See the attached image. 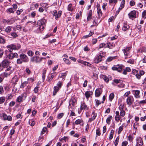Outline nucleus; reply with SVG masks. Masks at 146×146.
Returning <instances> with one entry per match:
<instances>
[{
  "instance_id": "6e6552de",
  "label": "nucleus",
  "mask_w": 146,
  "mask_h": 146,
  "mask_svg": "<svg viewBox=\"0 0 146 146\" xmlns=\"http://www.w3.org/2000/svg\"><path fill=\"white\" fill-rule=\"evenodd\" d=\"M20 58L23 62H27L29 61V59L27 56L25 54L22 53L19 55Z\"/></svg>"
},
{
  "instance_id": "a211bd4d",
  "label": "nucleus",
  "mask_w": 146,
  "mask_h": 146,
  "mask_svg": "<svg viewBox=\"0 0 146 146\" xmlns=\"http://www.w3.org/2000/svg\"><path fill=\"white\" fill-rule=\"evenodd\" d=\"M46 22V20L44 19H43L38 20L37 22V24L38 26L43 25Z\"/></svg>"
},
{
  "instance_id": "58836bf2",
  "label": "nucleus",
  "mask_w": 146,
  "mask_h": 146,
  "mask_svg": "<svg viewBox=\"0 0 146 146\" xmlns=\"http://www.w3.org/2000/svg\"><path fill=\"white\" fill-rule=\"evenodd\" d=\"M93 34V32L90 31V33L89 35L84 36L83 37V38H87L90 36H91Z\"/></svg>"
},
{
  "instance_id": "338daca9",
  "label": "nucleus",
  "mask_w": 146,
  "mask_h": 146,
  "mask_svg": "<svg viewBox=\"0 0 146 146\" xmlns=\"http://www.w3.org/2000/svg\"><path fill=\"white\" fill-rule=\"evenodd\" d=\"M96 135L98 136H100L101 134V133H100V129L99 128L97 129L96 130Z\"/></svg>"
},
{
  "instance_id": "4468645a",
  "label": "nucleus",
  "mask_w": 146,
  "mask_h": 146,
  "mask_svg": "<svg viewBox=\"0 0 146 146\" xmlns=\"http://www.w3.org/2000/svg\"><path fill=\"white\" fill-rule=\"evenodd\" d=\"M19 78L17 75L15 76L12 78L11 82L15 85L17 84V82L18 81Z\"/></svg>"
},
{
  "instance_id": "b1692460",
  "label": "nucleus",
  "mask_w": 146,
  "mask_h": 146,
  "mask_svg": "<svg viewBox=\"0 0 146 146\" xmlns=\"http://www.w3.org/2000/svg\"><path fill=\"white\" fill-rule=\"evenodd\" d=\"M97 13L99 18H100L102 15V10L99 7H98L97 8Z\"/></svg>"
},
{
  "instance_id": "864d4df0",
  "label": "nucleus",
  "mask_w": 146,
  "mask_h": 146,
  "mask_svg": "<svg viewBox=\"0 0 146 146\" xmlns=\"http://www.w3.org/2000/svg\"><path fill=\"white\" fill-rule=\"evenodd\" d=\"M6 11L7 12H9V13H13L14 12V11L13 10V8H11L7 9L6 10Z\"/></svg>"
},
{
  "instance_id": "473e14b6",
  "label": "nucleus",
  "mask_w": 146,
  "mask_h": 146,
  "mask_svg": "<svg viewBox=\"0 0 146 146\" xmlns=\"http://www.w3.org/2000/svg\"><path fill=\"white\" fill-rule=\"evenodd\" d=\"M83 122V120L82 119H78L76 120L75 122V124L76 125L80 124Z\"/></svg>"
},
{
  "instance_id": "aec40b11",
  "label": "nucleus",
  "mask_w": 146,
  "mask_h": 146,
  "mask_svg": "<svg viewBox=\"0 0 146 146\" xmlns=\"http://www.w3.org/2000/svg\"><path fill=\"white\" fill-rule=\"evenodd\" d=\"M125 3V0H122L121 2L120 7L118 9V13L124 7V5Z\"/></svg>"
},
{
  "instance_id": "cd10ccee",
  "label": "nucleus",
  "mask_w": 146,
  "mask_h": 146,
  "mask_svg": "<svg viewBox=\"0 0 146 146\" xmlns=\"http://www.w3.org/2000/svg\"><path fill=\"white\" fill-rule=\"evenodd\" d=\"M129 26L128 25L124 24L123 28L122 30L123 31H125L129 28Z\"/></svg>"
},
{
  "instance_id": "1a4fd4ad",
  "label": "nucleus",
  "mask_w": 146,
  "mask_h": 146,
  "mask_svg": "<svg viewBox=\"0 0 146 146\" xmlns=\"http://www.w3.org/2000/svg\"><path fill=\"white\" fill-rule=\"evenodd\" d=\"M134 101V99L132 96L128 97L126 100L127 104L129 106L131 105Z\"/></svg>"
},
{
  "instance_id": "2f4dec72",
  "label": "nucleus",
  "mask_w": 146,
  "mask_h": 146,
  "mask_svg": "<svg viewBox=\"0 0 146 146\" xmlns=\"http://www.w3.org/2000/svg\"><path fill=\"white\" fill-rule=\"evenodd\" d=\"M4 89L7 92L9 91L10 89V86L9 84H6L4 86Z\"/></svg>"
},
{
  "instance_id": "dca6fc26",
  "label": "nucleus",
  "mask_w": 146,
  "mask_h": 146,
  "mask_svg": "<svg viewBox=\"0 0 146 146\" xmlns=\"http://www.w3.org/2000/svg\"><path fill=\"white\" fill-rule=\"evenodd\" d=\"M2 115L5 120L11 121L12 120V117L10 115L7 116L6 114L3 113Z\"/></svg>"
},
{
  "instance_id": "680f3d73",
  "label": "nucleus",
  "mask_w": 146,
  "mask_h": 146,
  "mask_svg": "<svg viewBox=\"0 0 146 146\" xmlns=\"http://www.w3.org/2000/svg\"><path fill=\"white\" fill-rule=\"evenodd\" d=\"M121 111L120 112V115L121 117H123L124 116L125 114V112L124 111L121 110Z\"/></svg>"
},
{
  "instance_id": "c756f323",
  "label": "nucleus",
  "mask_w": 146,
  "mask_h": 146,
  "mask_svg": "<svg viewBox=\"0 0 146 146\" xmlns=\"http://www.w3.org/2000/svg\"><path fill=\"white\" fill-rule=\"evenodd\" d=\"M7 48H8L9 51L10 52H12L13 49V44H11L10 45H8L7 46Z\"/></svg>"
},
{
  "instance_id": "6e6d98bb",
  "label": "nucleus",
  "mask_w": 146,
  "mask_h": 146,
  "mask_svg": "<svg viewBox=\"0 0 146 146\" xmlns=\"http://www.w3.org/2000/svg\"><path fill=\"white\" fill-rule=\"evenodd\" d=\"M127 62L128 63L133 64L134 63V60L133 59H130L128 60H127Z\"/></svg>"
},
{
  "instance_id": "bf43d9fd",
  "label": "nucleus",
  "mask_w": 146,
  "mask_h": 146,
  "mask_svg": "<svg viewBox=\"0 0 146 146\" xmlns=\"http://www.w3.org/2000/svg\"><path fill=\"white\" fill-rule=\"evenodd\" d=\"M119 84L117 85L118 86L119 88H123L125 86V85L123 84L121 82L119 83Z\"/></svg>"
},
{
  "instance_id": "5701e85b",
  "label": "nucleus",
  "mask_w": 146,
  "mask_h": 146,
  "mask_svg": "<svg viewBox=\"0 0 146 146\" xmlns=\"http://www.w3.org/2000/svg\"><path fill=\"white\" fill-rule=\"evenodd\" d=\"M59 88L57 86H55L54 87V91L53 92V95L54 96L56 94L57 92L58 91Z\"/></svg>"
},
{
  "instance_id": "6ab92c4d",
  "label": "nucleus",
  "mask_w": 146,
  "mask_h": 146,
  "mask_svg": "<svg viewBox=\"0 0 146 146\" xmlns=\"http://www.w3.org/2000/svg\"><path fill=\"white\" fill-rule=\"evenodd\" d=\"M93 94V92L91 91H86L85 93V95L86 98L87 99H88L89 98L90 96L91 95H92Z\"/></svg>"
},
{
  "instance_id": "c85d7f7f",
  "label": "nucleus",
  "mask_w": 146,
  "mask_h": 146,
  "mask_svg": "<svg viewBox=\"0 0 146 146\" xmlns=\"http://www.w3.org/2000/svg\"><path fill=\"white\" fill-rule=\"evenodd\" d=\"M12 72L11 71H10L9 72H4L2 74L4 77H7L8 76L10 75V74H11Z\"/></svg>"
},
{
  "instance_id": "39448f33",
  "label": "nucleus",
  "mask_w": 146,
  "mask_h": 146,
  "mask_svg": "<svg viewBox=\"0 0 146 146\" xmlns=\"http://www.w3.org/2000/svg\"><path fill=\"white\" fill-rule=\"evenodd\" d=\"M7 58L9 59L12 60L14 58H17L18 57V54L17 53H13L11 52L8 53L6 55Z\"/></svg>"
},
{
  "instance_id": "423d86ee",
  "label": "nucleus",
  "mask_w": 146,
  "mask_h": 146,
  "mask_svg": "<svg viewBox=\"0 0 146 146\" xmlns=\"http://www.w3.org/2000/svg\"><path fill=\"white\" fill-rule=\"evenodd\" d=\"M27 97V94L25 93H23L21 94V95L18 96L17 98L16 101L18 102H21L25 99Z\"/></svg>"
},
{
  "instance_id": "4c0bfd02",
  "label": "nucleus",
  "mask_w": 146,
  "mask_h": 146,
  "mask_svg": "<svg viewBox=\"0 0 146 146\" xmlns=\"http://www.w3.org/2000/svg\"><path fill=\"white\" fill-rule=\"evenodd\" d=\"M63 85V83L60 81H59L56 84L57 87L60 88H61L62 86Z\"/></svg>"
},
{
  "instance_id": "e433bc0d",
  "label": "nucleus",
  "mask_w": 146,
  "mask_h": 146,
  "mask_svg": "<svg viewBox=\"0 0 146 146\" xmlns=\"http://www.w3.org/2000/svg\"><path fill=\"white\" fill-rule=\"evenodd\" d=\"M40 5L42 7L45 8L46 9H47L48 7V6L47 3H42L40 4Z\"/></svg>"
},
{
  "instance_id": "052dcab7",
  "label": "nucleus",
  "mask_w": 146,
  "mask_h": 146,
  "mask_svg": "<svg viewBox=\"0 0 146 146\" xmlns=\"http://www.w3.org/2000/svg\"><path fill=\"white\" fill-rule=\"evenodd\" d=\"M142 17L144 19L146 18V10H144L143 12Z\"/></svg>"
},
{
  "instance_id": "bb28decb",
  "label": "nucleus",
  "mask_w": 146,
  "mask_h": 146,
  "mask_svg": "<svg viewBox=\"0 0 146 146\" xmlns=\"http://www.w3.org/2000/svg\"><path fill=\"white\" fill-rule=\"evenodd\" d=\"M12 27L10 26L7 27L5 29V31L7 33H9L11 31Z\"/></svg>"
},
{
  "instance_id": "393cba45",
  "label": "nucleus",
  "mask_w": 146,
  "mask_h": 146,
  "mask_svg": "<svg viewBox=\"0 0 146 146\" xmlns=\"http://www.w3.org/2000/svg\"><path fill=\"white\" fill-rule=\"evenodd\" d=\"M13 50H18L21 47V46L19 44H13Z\"/></svg>"
},
{
  "instance_id": "f257e3e1",
  "label": "nucleus",
  "mask_w": 146,
  "mask_h": 146,
  "mask_svg": "<svg viewBox=\"0 0 146 146\" xmlns=\"http://www.w3.org/2000/svg\"><path fill=\"white\" fill-rule=\"evenodd\" d=\"M10 62L7 60H4L0 63V71L5 69V71H10L11 67L9 65Z\"/></svg>"
},
{
  "instance_id": "7ed1b4c3",
  "label": "nucleus",
  "mask_w": 146,
  "mask_h": 146,
  "mask_svg": "<svg viewBox=\"0 0 146 146\" xmlns=\"http://www.w3.org/2000/svg\"><path fill=\"white\" fill-rule=\"evenodd\" d=\"M45 59V58L42 57H39L38 56H36L31 57V61L32 62H35L36 63H39L42 61V59Z\"/></svg>"
},
{
  "instance_id": "c9c22d12",
  "label": "nucleus",
  "mask_w": 146,
  "mask_h": 146,
  "mask_svg": "<svg viewBox=\"0 0 146 146\" xmlns=\"http://www.w3.org/2000/svg\"><path fill=\"white\" fill-rule=\"evenodd\" d=\"M114 95L113 93H111L109 96V99L110 101H112L113 99L114 98Z\"/></svg>"
},
{
  "instance_id": "ea45409f",
  "label": "nucleus",
  "mask_w": 146,
  "mask_h": 146,
  "mask_svg": "<svg viewBox=\"0 0 146 146\" xmlns=\"http://www.w3.org/2000/svg\"><path fill=\"white\" fill-rule=\"evenodd\" d=\"M5 100V98L4 97L2 96L0 97V104H3Z\"/></svg>"
},
{
  "instance_id": "a878e982",
  "label": "nucleus",
  "mask_w": 146,
  "mask_h": 146,
  "mask_svg": "<svg viewBox=\"0 0 146 146\" xmlns=\"http://www.w3.org/2000/svg\"><path fill=\"white\" fill-rule=\"evenodd\" d=\"M92 11L90 10V11L88 13V16L87 18V21H89L92 18Z\"/></svg>"
},
{
  "instance_id": "412c9836",
  "label": "nucleus",
  "mask_w": 146,
  "mask_h": 146,
  "mask_svg": "<svg viewBox=\"0 0 146 146\" xmlns=\"http://www.w3.org/2000/svg\"><path fill=\"white\" fill-rule=\"evenodd\" d=\"M121 82V81L120 79H115L113 80V82H112L111 84L115 86L116 84L119 83Z\"/></svg>"
},
{
  "instance_id": "9d476101",
  "label": "nucleus",
  "mask_w": 146,
  "mask_h": 146,
  "mask_svg": "<svg viewBox=\"0 0 146 146\" xmlns=\"http://www.w3.org/2000/svg\"><path fill=\"white\" fill-rule=\"evenodd\" d=\"M53 16L55 17V18L56 19H57L60 17L62 13V11H59L58 12H57L56 10H54L53 11Z\"/></svg>"
},
{
  "instance_id": "09e8293b",
  "label": "nucleus",
  "mask_w": 146,
  "mask_h": 146,
  "mask_svg": "<svg viewBox=\"0 0 146 146\" xmlns=\"http://www.w3.org/2000/svg\"><path fill=\"white\" fill-rule=\"evenodd\" d=\"M47 130V128L46 127H44L43 128V129L41 132V134L42 135L44 134L45 132Z\"/></svg>"
},
{
  "instance_id": "e2e57ef3",
  "label": "nucleus",
  "mask_w": 146,
  "mask_h": 146,
  "mask_svg": "<svg viewBox=\"0 0 146 146\" xmlns=\"http://www.w3.org/2000/svg\"><path fill=\"white\" fill-rule=\"evenodd\" d=\"M64 115V114L63 113H60L58 114L57 116V117L58 119L61 118Z\"/></svg>"
},
{
  "instance_id": "9b49d317",
  "label": "nucleus",
  "mask_w": 146,
  "mask_h": 146,
  "mask_svg": "<svg viewBox=\"0 0 146 146\" xmlns=\"http://www.w3.org/2000/svg\"><path fill=\"white\" fill-rule=\"evenodd\" d=\"M88 107L84 102H81L80 110L81 111L83 110L86 111L88 110Z\"/></svg>"
},
{
  "instance_id": "5fc2aeb1",
  "label": "nucleus",
  "mask_w": 146,
  "mask_h": 146,
  "mask_svg": "<svg viewBox=\"0 0 146 146\" xmlns=\"http://www.w3.org/2000/svg\"><path fill=\"white\" fill-rule=\"evenodd\" d=\"M82 12L80 11L79 13H78L76 14V18L77 19H78L79 17L82 15Z\"/></svg>"
},
{
  "instance_id": "ddd939ff",
  "label": "nucleus",
  "mask_w": 146,
  "mask_h": 146,
  "mask_svg": "<svg viewBox=\"0 0 146 146\" xmlns=\"http://www.w3.org/2000/svg\"><path fill=\"white\" fill-rule=\"evenodd\" d=\"M102 92L101 88H98L96 89L95 91V96L96 97H99L100 96Z\"/></svg>"
},
{
  "instance_id": "0eeeda50",
  "label": "nucleus",
  "mask_w": 146,
  "mask_h": 146,
  "mask_svg": "<svg viewBox=\"0 0 146 146\" xmlns=\"http://www.w3.org/2000/svg\"><path fill=\"white\" fill-rule=\"evenodd\" d=\"M124 67V66L123 65H121L120 66L114 65L112 68V69L113 70H117L118 72H120Z\"/></svg>"
},
{
  "instance_id": "4be33fe9",
  "label": "nucleus",
  "mask_w": 146,
  "mask_h": 146,
  "mask_svg": "<svg viewBox=\"0 0 146 146\" xmlns=\"http://www.w3.org/2000/svg\"><path fill=\"white\" fill-rule=\"evenodd\" d=\"M79 62L81 63L82 64H83L85 65H87L88 66L91 67H93V65H91L90 64L87 62L80 60Z\"/></svg>"
},
{
  "instance_id": "20e7f679",
  "label": "nucleus",
  "mask_w": 146,
  "mask_h": 146,
  "mask_svg": "<svg viewBox=\"0 0 146 146\" xmlns=\"http://www.w3.org/2000/svg\"><path fill=\"white\" fill-rule=\"evenodd\" d=\"M104 57L103 56V53L99 54L94 59L95 63L97 64L101 62L102 60V59Z\"/></svg>"
},
{
  "instance_id": "a19ab883",
  "label": "nucleus",
  "mask_w": 146,
  "mask_h": 146,
  "mask_svg": "<svg viewBox=\"0 0 146 146\" xmlns=\"http://www.w3.org/2000/svg\"><path fill=\"white\" fill-rule=\"evenodd\" d=\"M102 78L106 82L108 83L109 82V79L106 76L103 75Z\"/></svg>"
},
{
  "instance_id": "13d9d810",
  "label": "nucleus",
  "mask_w": 146,
  "mask_h": 146,
  "mask_svg": "<svg viewBox=\"0 0 146 146\" xmlns=\"http://www.w3.org/2000/svg\"><path fill=\"white\" fill-rule=\"evenodd\" d=\"M11 35L14 38H16L17 36L18 35L16 33L12 32L11 33Z\"/></svg>"
},
{
  "instance_id": "37998d69",
  "label": "nucleus",
  "mask_w": 146,
  "mask_h": 146,
  "mask_svg": "<svg viewBox=\"0 0 146 146\" xmlns=\"http://www.w3.org/2000/svg\"><path fill=\"white\" fill-rule=\"evenodd\" d=\"M68 10L70 11H72L73 10L72 6L71 4H69L68 7Z\"/></svg>"
},
{
  "instance_id": "8fccbe9b",
  "label": "nucleus",
  "mask_w": 146,
  "mask_h": 146,
  "mask_svg": "<svg viewBox=\"0 0 146 146\" xmlns=\"http://www.w3.org/2000/svg\"><path fill=\"white\" fill-rule=\"evenodd\" d=\"M11 20L10 19H8L6 20L5 19H4L3 20V22L4 23H7L8 24L9 23L10 24L11 23H10V22L11 21Z\"/></svg>"
},
{
  "instance_id": "2eb2a0df",
  "label": "nucleus",
  "mask_w": 146,
  "mask_h": 146,
  "mask_svg": "<svg viewBox=\"0 0 146 146\" xmlns=\"http://www.w3.org/2000/svg\"><path fill=\"white\" fill-rule=\"evenodd\" d=\"M133 92L135 97L137 98H139L140 96L139 95L140 91L139 90H133Z\"/></svg>"
},
{
  "instance_id": "49530a36",
  "label": "nucleus",
  "mask_w": 146,
  "mask_h": 146,
  "mask_svg": "<svg viewBox=\"0 0 146 146\" xmlns=\"http://www.w3.org/2000/svg\"><path fill=\"white\" fill-rule=\"evenodd\" d=\"M63 60L66 63V64H70V63L69 60L68 59H67L65 58H64Z\"/></svg>"
},
{
  "instance_id": "c03bdc74",
  "label": "nucleus",
  "mask_w": 146,
  "mask_h": 146,
  "mask_svg": "<svg viewBox=\"0 0 146 146\" xmlns=\"http://www.w3.org/2000/svg\"><path fill=\"white\" fill-rule=\"evenodd\" d=\"M106 45V44L104 43L100 44L99 45V47L98 48V50H99L100 48L104 47Z\"/></svg>"
},
{
  "instance_id": "69168bd1",
  "label": "nucleus",
  "mask_w": 146,
  "mask_h": 146,
  "mask_svg": "<svg viewBox=\"0 0 146 146\" xmlns=\"http://www.w3.org/2000/svg\"><path fill=\"white\" fill-rule=\"evenodd\" d=\"M23 62V61L20 58H18L17 60V63L18 64H21Z\"/></svg>"
},
{
  "instance_id": "3c124183",
  "label": "nucleus",
  "mask_w": 146,
  "mask_h": 146,
  "mask_svg": "<svg viewBox=\"0 0 146 146\" xmlns=\"http://www.w3.org/2000/svg\"><path fill=\"white\" fill-rule=\"evenodd\" d=\"M95 102L96 104V107H98L99 105L100 104H101L100 102L98 100H95Z\"/></svg>"
},
{
  "instance_id": "0e129e2a",
  "label": "nucleus",
  "mask_w": 146,
  "mask_h": 146,
  "mask_svg": "<svg viewBox=\"0 0 146 146\" xmlns=\"http://www.w3.org/2000/svg\"><path fill=\"white\" fill-rule=\"evenodd\" d=\"M66 73H62L59 74L58 78H62L64 76H66Z\"/></svg>"
},
{
  "instance_id": "f03ea898",
  "label": "nucleus",
  "mask_w": 146,
  "mask_h": 146,
  "mask_svg": "<svg viewBox=\"0 0 146 146\" xmlns=\"http://www.w3.org/2000/svg\"><path fill=\"white\" fill-rule=\"evenodd\" d=\"M131 47H125L122 49L125 59L129 58L130 57V50L131 49Z\"/></svg>"
},
{
  "instance_id": "a18cd8bd",
  "label": "nucleus",
  "mask_w": 146,
  "mask_h": 146,
  "mask_svg": "<svg viewBox=\"0 0 146 146\" xmlns=\"http://www.w3.org/2000/svg\"><path fill=\"white\" fill-rule=\"evenodd\" d=\"M119 140V137L118 136L117 137L114 142V145L115 146H117V145Z\"/></svg>"
},
{
  "instance_id": "774afa93",
  "label": "nucleus",
  "mask_w": 146,
  "mask_h": 146,
  "mask_svg": "<svg viewBox=\"0 0 146 146\" xmlns=\"http://www.w3.org/2000/svg\"><path fill=\"white\" fill-rule=\"evenodd\" d=\"M128 142L127 141H124L122 143L121 146H126Z\"/></svg>"
},
{
  "instance_id": "de8ad7c7",
  "label": "nucleus",
  "mask_w": 146,
  "mask_h": 146,
  "mask_svg": "<svg viewBox=\"0 0 146 146\" xmlns=\"http://www.w3.org/2000/svg\"><path fill=\"white\" fill-rule=\"evenodd\" d=\"M39 27L37 29V30L40 31H42L44 29V27L43 25L39 26Z\"/></svg>"
},
{
  "instance_id": "72a5a7b5",
  "label": "nucleus",
  "mask_w": 146,
  "mask_h": 146,
  "mask_svg": "<svg viewBox=\"0 0 146 146\" xmlns=\"http://www.w3.org/2000/svg\"><path fill=\"white\" fill-rule=\"evenodd\" d=\"M138 52H146V48H142L139 49Z\"/></svg>"
},
{
  "instance_id": "603ef678",
  "label": "nucleus",
  "mask_w": 146,
  "mask_h": 146,
  "mask_svg": "<svg viewBox=\"0 0 146 146\" xmlns=\"http://www.w3.org/2000/svg\"><path fill=\"white\" fill-rule=\"evenodd\" d=\"M117 2V0H109V2L110 4L114 3L115 4Z\"/></svg>"
},
{
  "instance_id": "f3484780",
  "label": "nucleus",
  "mask_w": 146,
  "mask_h": 146,
  "mask_svg": "<svg viewBox=\"0 0 146 146\" xmlns=\"http://www.w3.org/2000/svg\"><path fill=\"white\" fill-rule=\"evenodd\" d=\"M137 144H139L140 146H142L143 144V141L141 137L137 138L136 139Z\"/></svg>"
},
{
  "instance_id": "7c9ffc66",
  "label": "nucleus",
  "mask_w": 146,
  "mask_h": 146,
  "mask_svg": "<svg viewBox=\"0 0 146 146\" xmlns=\"http://www.w3.org/2000/svg\"><path fill=\"white\" fill-rule=\"evenodd\" d=\"M112 118V116L110 115L107 118L106 120V122L109 125L110 124V121L111 120Z\"/></svg>"
},
{
  "instance_id": "79ce46f5",
  "label": "nucleus",
  "mask_w": 146,
  "mask_h": 146,
  "mask_svg": "<svg viewBox=\"0 0 146 146\" xmlns=\"http://www.w3.org/2000/svg\"><path fill=\"white\" fill-rule=\"evenodd\" d=\"M5 43V40L1 36H0V43L4 44Z\"/></svg>"
},
{
  "instance_id": "4d7b16f0",
  "label": "nucleus",
  "mask_w": 146,
  "mask_h": 146,
  "mask_svg": "<svg viewBox=\"0 0 146 146\" xmlns=\"http://www.w3.org/2000/svg\"><path fill=\"white\" fill-rule=\"evenodd\" d=\"M27 54L29 56H32L34 54V53L31 50H29Z\"/></svg>"
},
{
  "instance_id": "f704fd0d",
  "label": "nucleus",
  "mask_w": 146,
  "mask_h": 146,
  "mask_svg": "<svg viewBox=\"0 0 146 146\" xmlns=\"http://www.w3.org/2000/svg\"><path fill=\"white\" fill-rule=\"evenodd\" d=\"M28 84V82L27 81L24 82L23 83H22L20 86V88H23L27 85Z\"/></svg>"
},
{
  "instance_id": "f8f14e48",
  "label": "nucleus",
  "mask_w": 146,
  "mask_h": 146,
  "mask_svg": "<svg viewBox=\"0 0 146 146\" xmlns=\"http://www.w3.org/2000/svg\"><path fill=\"white\" fill-rule=\"evenodd\" d=\"M128 15L131 19H133V18H135L136 16V11L135 10L131 11L128 14Z\"/></svg>"
}]
</instances>
